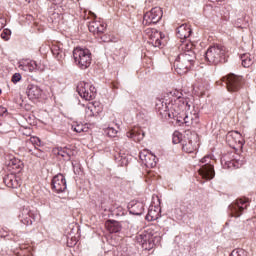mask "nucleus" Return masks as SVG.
<instances>
[{"label": "nucleus", "mask_w": 256, "mask_h": 256, "mask_svg": "<svg viewBox=\"0 0 256 256\" xmlns=\"http://www.w3.org/2000/svg\"><path fill=\"white\" fill-rule=\"evenodd\" d=\"M247 207H249V198H239L235 203L229 205V210L232 217H241Z\"/></svg>", "instance_id": "obj_9"}, {"label": "nucleus", "mask_w": 256, "mask_h": 256, "mask_svg": "<svg viewBox=\"0 0 256 256\" xmlns=\"http://www.w3.org/2000/svg\"><path fill=\"white\" fill-rule=\"evenodd\" d=\"M10 37H11V30L4 29L1 33V39H3L4 41H9Z\"/></svg>", "instance_id": "obj_43"}, {"label": "nucleus", "mask_w": 256, "mask_h": 256, "mask_svg": "<svg viewBox=\"0 0 256 256\" xmlns=\"http://www.w3.org/2000/svg\"><path fill=\"white\" fill-rule=\"evenodd\" d=\"M230 256H247V252L243 249H234Z\"/></svg>", "instance_id": "obj_42"}, {"label": "nucleus", "mask_w": 256, "mask_h": 256, "mask_svg": "<svg viewBox=\"0 0 256 256\" xmlns=\"http://www.w3.org/2000/svg\"><path fill=\"white\" fill-rule=\"evenodd\" d=\"M42 93H43V90H41L38 85H35V84L28 85L27 96H28V99H30L31 101H35V99H39Z\"/></svg>", "instance_id": "obj_20"}, {"label": "nucleus", "mask_w": 256, "mask_h": 256, "mask_svg": "<svg viewBox=\"0 0 256 256\" xmlns=\"http://www.w3.org/2000/svg\"><path fill=\"white\" fill-rule=\"evenodd\" d=\"M9 167L14 171H18V173L23 169V162L17 158L10 160Z\"/></svg>", "instance_id": "obj_32"}, {"label": "nucleus", "mask_w": 256, "mask_h": 256, "mask_svg": "<svg viewBox=\"0 0 256 256\" xmlns=\"http://www.w3.org/2000/svg\"><path fill=\"white\" fill-rule=\"evenodd\" d=\"M19 69L26 73H33V71H41V66L35 60H27L19 66Z\"/></svg>", "instance_id": "obj_18"}, {"label": "nucleus", "mask_w": 256, "mask_h": 256, "mask_svg": "<svg viewBox=\"0 0 256 256\" xmlns=\"http://www.w3.org/2000/svg\"><path fill=\"white\" fill-rule=\"evenodd\" d=\"M170 96L174 97V99H177L179 103H182L183 107L185 109H191V105H189V101L187 99L183 98V93L179 90H173L170 92Z\"/></svg>", "instance_id": "obj_26"}, {"label": "nucleus", "mask_w": 256, "mask_h": 256, "mask_svg": "<svg viewBox=\"0 0 256 256\" xmlns=\"http://www.w3.org/2000/svg\"><path fill=\"white\" fill-rule=\"evenodd\" d=\"M86 117H95V105L89 104L85 108Z\"/></svg>", "instance_id": "obj_36"}, {"label": "nucleus", "mask_w": 256, "mask_h": 256, "mask_svg": "<svg viewBox=\"0 0 256 256\" xmlns=\"http://www.w3.org/2000/svg\"><path fill=\"white\" fill-rule=\"evenodd\" d=\"M136 243H139L144 251H151L161 243V236L153 232V228H148L136 236Z\"/></svg>", "instance_id": "obj_1"}, {"label": "nucleus", "mask_w": 256, "mask_h": 256, "mask_svg": "<svg viewBox=\"0 0 256 256\" xmlns=\"http://www.w3.org/2000/svg\"><path fill=\"white\" fill-rule=\"evenodd\" d=\"M102 41H104V43H109L111 41V39H102Z\"/></svg>", "instance_id": "obj_51"}, {"label": "nucleus", "mask_w": 256, "mask_h": 256, "mask_svg": "<svg viewBox=\"0 0 256 256\" xmlns=\"http://www.w3.org/2000/svg\"><path fill=\"white\" fill-rule=\"evenodd\" d=\"M108 211L111 213L112 217H123V215H125V209L121 206L111 207Z\"/></svg>", "instance_id": "obj_31"}, {"label": "nucleus", "mask_w": 256, "mask_h": 256, "mask_svg": "<svg viewBox=\"0 0 256 256\" xmlns=\"http://www.w3.org/2000/svg\"><path fill=\"white\" fill-rule=\"evenodd\" d=\"M184 124L187 127H190V125H195V123L193 122V120L191 119V116L188 114V112L185 113V116L183 118Z\"/></svg>", "instance_id": "obj_41"}, {"label": "nucleus", "mask_w": 256, "mask_h": 256, "mask_svg": "<svg viewBox=\"0 0 256 256\" xmlns=\"http://www.w3.org/2000/svg\"><path fill=\"white\" fill-rule=\"evenodd\" d=\"M240 59L242 61V66H244L246 69L253 65V58H251V54L249 53L241 54Z\"/></svg>", "instance_id": "obj_30"}, {"label": "nucleus", "mask_w": 256, "mask_h": 256, "mask_svg": "<svg viewBox=\"0 0 256 256\" xmlns=\"http://www.w3.org/2000/svg\"><path fill=\"white\" fill-rule=\"evenodd\" d=\"M187 113L190 116V119H192V122H194V125H197V123H199V113H197V110Z\"/></svg>", "instance_id": "obj_39"}, {"label": "nucleus", "mask_w": 256, "mask_h": 256, "mask_svg": "<svg viewBox=\"0 0 256 256\" xmlns=\"http://www.w3.org/2000/svg\"><path fill=\"white\" fill-rule=\"evenodd\" d=\"M51 51H52L53 56L58 61H61V59H63L65 57V52H63V49H61V47H59V45H53L51 47Z\"/></svg>", "instance_id": "obj_29"}, {"label": "nucleus", "mask_w": 256, "mask_h": 256, "mask_svg": "<svg viewBox=\"0 0 256 256\" xmlns=\"http://www.w3.org/2000/svg\"><path fill=\"white\" fill-rule=\"evenodd\" d=\"M4 183L6 187H9L10 189H17L18 187H21V181L17 179V176L14 174H8L4 177Z\"/></svg>", "instance_id": "obj_21"}, {"label": "nucleus", "mask_w": 256, "mask_h": 256, "mask_svg": "<svg viewBox=\"0 0 256 256\" xmlns=\"http://www.w3.org/2000/svg\"><path fill=\"white\" fill-rule=\"evenodd\" d=\"M182 149L185 151V153H193V151L197 149V146H195L191 140H188V143L182 144Z\"/></svg>", "instance_id": "obj_34"}, {"label": "nucleus", "mask_w": 256, "mask_h": 256, "mask_svg": "<svg viewBox=\"0 0 256 256\" xmlns=\"http://www.w3.org/2000/svg\"><path fill=\"white\" fill-rule=\"evenodd\" d=\"M180 49L183 51V53H189V51H193V43H182Z\"/></svg>", "instance_id": "obj_37"}, {"label": "nucleus", "mask_w": 256, "mask_h": 256, "mask_svg": "<svg viewBox=\"0 0 256 256\" xmlns=\"http://www.w3.org/2000/svg\"><path fill=\"white\" fill-rule=\"evenodd\" d=\"M182 139H183V135L179 132H175L173 134L172 143H174V145H177L181 143Z\"/></svg>", "instance_id": "obj_40"}, {"label": "nucleus", "mask_w": 256, "mask_h": 256, "mask_svg": "<svg viewBox=\"0 0 256 256\" xmlns=\"http://www.w3.org/2000/svg\"><path fill=\"white\" fill-rule=\"evenodd\" d=\"M27 143H31L34 146V149L35 147H41V139L37 136L30 137Z\"/></svg>", "instance_id": "obj_38"}, {"label": "nucleus", "mask_w": 256, "mask_h": 256, "mask_svg": "<svg viewBox=\"0 0 256 256\" xmlns=\"http://www.w3.org/2000/svg\"><path fill=\"white\" fill-rule=\"evenodd\" d=\"M244 164H245V158L239 155L234 157V159L226 162L228 169H239L240 167H243Z\"/></svg>", "instance_id": "obj_25"}, {"label": "nucleus", "mask_w": 256, "mask_h": 256, "mask_svg": "<svg viewBox=\"0 0 256 256\" xmlns=\"http://www.w3.org/2000/svg\"><path fill=\"white\" fill-rule=\"evenodd\" d=\"M19 219L23 225L29 227V225H33V223H35V212L29 208H23L19 215Z\"/></svg>", "instance_id": "obj_13"}, {"label": "nucleus", "mask_w": 256, "mask_h": 256, "mask_svg": "<svg viewBox=\"0 0 256 256\" xmlns=\"http://www.w3.org/2000/svg\"><path fill=\"white\" fill-rule=\"evenodd\" d=\"M191 33H193V31L187 24H182L177 28L178 39H181V40L188 39V37H191Z\"/></svg>", "instance_id": "obj_22"}, {"label": "nucleus", "mask_w": 256, "mask_h": 256, "mask_svg": "<svg viewBox=\"0 0 256 256\" xmlns=\"http://www.w3.org/2000/svg\"><path fill=\"white\" fill-rule=\"evenodd\" d=\"M64 161H71V157L75 155V150L69 147L58 148L57 153Z\"/></svg>", "instance_id": "obj_27"}, {"label": "nucleus", "mask_w": 256, "mask_h": 256, "mask_svg": "<svg viewBox=\"0 0 256 256\" xmlns=\"http://www.w3.org/2000/svg\"><path fill=\"white\" fill-rule=\"evenodd\" d=\"M51 186L55 193H63L67 189V180L61 173L52 178Z\"/></svg>", "instance_id": "obj_12"}, {"label": "nucleus", "mask_w": 256, "mask_h": 256, "mask_svg": "<svg viewBox=\"0 0 256 256\" xmlns=\"http://www.w3.org/2000/svg\"><path fill=\"white\" fill-rule=\"evenodd\" d=\"M106 135H108V137H117V130L113 127H108L106 129Z\"/></svg>", "instance_id": "obj_44"}, {"label": "nucleus", "mask_w": 256, "mask_h": 256, "mask_svg": "<svg viewBox=\"0 0 256 256\" xmlns=\"http://www.w3.org/2000/svg\"><path fill=\"white\" fill-rule=\"evenodd\" d=\"M53 1L57 5V4L61 3V1H63V0H53Z\"/></svg>", "instance_id": "obj_50"}, {"label": "nucleus", "mask_w": 256, "mask_h": 256, "mask_svg": "<svg viewBox=\"0 0 256 256\" xmlns=\"http://www.w3.org/2000/svg\"><path fill=\"white\" fill-rule=\"evenodd\" d=\"M26 3H31V0H26Z\"/></svg>", "instance_id": "obj_52"}, {"label": "nucleus", "mask_w": 256, "mask_h": 256, "mask_svg": "<svg viewBox=\"0 0 256 256\" xmlns=\"http://www.w3.org/2000/svg\"><path fill=\"white\" fill-rule=\"evenodd\" d=\"M31 128H24L22 129V135H25L26 137H31Z\"/></svg>", "instance_id": "obj_47"}, {"label": "nucleus", "mask_w": 256, "mask_h": 256, "mask_svg": "<svg viewBox=\"0 0 256 256\" xmlns=\"http://www.w3.org/2000/svg\"><path fill=\"white\" fill-rule=\"evenodd\" d=\"M129 213L131 215H143L145 213V204L139 201H131L128 205Z\"/></svg>", "instance_id": "obj_17"}, {"label": "nucleus", "mask_w": 256, "mask_h": 256, "mask_svg": "<svg viewBox=\"0 0 256 256\" xmlns=\"http://www.w3.org/2000/svg\"><path fill=\"white\" fill-rule=\"evenodd\" d=\"M226 141L227 143H229L230 147H235V144L239 145V147H242V145H245V140L243 139V135H241V133L237 131L229 132L226 136Z\"/></svg>", "instance_id": "obj_14"}, {"label": "nucleus", "mask_w": 256, "mask_h": 256, "mask_svg": "<svg viewBox=\"0 0 256 256\" xmlns=\"http://www.w3.org/2000/svg\"><path fill=\"white\" fill-rule=\"evenodd\" d=\"M146 31L150 39L149 43H151L153 47H159L161 45V39L165 38V34L157 31V29H148Z\"/></svg>", "instance_id": "obj_16"}, {"label": "nucleus", "mask_w": 256, "mask_h": 256, "mask_svg": "<svg viewBox=\"0 0 256 256\" xmlns=\"http://www.w3.org/2000/svg\"><path fill=\"white\" fill-rule=\"evenodd\" d=\"M21 79H22L21 73H15L12 75L11 81L12 83H14V85H17V83H19Z\"/></svg>", "instance_id": "obj_45"}, {"label": "nucleus", "mask_w": 256, "mask_h": 256, "mask_svg": "<svg viewBox=\"0 0 256 256\" xmlns=\"http://www.w3.org/2000/svg\"><path fill=\"white\" fill-rule=\"evenodd\" d=\"M207 89H209V86H193V91L197 97H203Z\"/></svg>", "instance_id": "obj_35"}, {"label": "nucleus", "mask_w": 256, "mask_h": 256, "mask_svg": "<svg viewBox=\"0 0 256 256\" xmlns=\"http://www.w3.org/2000/svg\"><path fill=\"white\" fill-rule=\"evenodd\" d=\"M139 157L146 167L150 169L157 167V156H155L153 153L146 151L140 152Z\"/></svg>", "instance_id": "obj_15"}, {"label": "nucleus", "mask_w": 256, "mask_h": 256, "mask_svg": "<svg viewBox=\"0 0 256 256\" xmlns=\"http://www.w3.org/2000/svg\"><path fill=\"white\" fill-rule=\"evenodd\" d=\"M72 128L74 129V131L76 133H83V131H85L82 124H78L76 126H72Z\"/></svg>", "instance_id": "obj_46"}, {"label": "nucleus", "mask_w": 256, "mask_h": 256, "mask_svg": "<svg viewBox=\"0 0 256 256\" xmlns=\"http://www.w3.org/2000/svg\"><path fill=\"white\" fill-rule=\"evenodd\" d=\"M5 25H7V19L0 17V31L1 29H4Z\"/></svg>", "instance_id": "obj_48"}, {"label": "nucleus", "mask_w": 256, "mask_h": 256, "mask_svg": "<svg viewBox=\"0 0 256 256\" xmlns=\"http://www.w3.org/2000/svg\"><path fill=\"white\" fill-rule=\"evenodd\" d=\"M7 113V108L4 106H0V117H3Z\"/></svg>", "instance_id": "obj_49"}, {"label": "nucleus", "mask_w": 256, "mask_h": 256, "mask_svg": "<svg viewBox=\"0 0 256 256\" xmlns=\"http://www.w3.org/2000/svg\"><path fill=\"white\" fill-rule=\"evenodd\" d=\"M1 125H3V123L0 122V127H1Z\"/></svg>", "instance_id": "obj_54"}, {"label": "nucleus", "mask_w": 256, "mask_h": 256, "mask_svg": "<svg viewBox=\"0 0 256 256\" xmlns=\"http://www.w3.org/2000/svg\"><path fill=\"white\" fill-rule=\"evenodd\" d=\"M163 18V10L161 7H154L147 11L143 17V25H157Z\"/></svg>", "instance_id": "obj_8"}, {"label": "nucleus", "mask_w": 256, "mask_h": 256, "mask_svg": "<svg viewBox=\"0 0 256 256\" xmlns=\"http://www.w3.org/2000/svg\"><path fill=\"white\" fill-rule=\"evenodd\" d=\"M105 227L109 233H119L121 231V223L115 220H107L105 222Z\"/></svg>", "instance_id": "obj_28"}, {"label": "nucleus", "mask_w": 256, "mask_h": 256, "mask_svg": "<svg viewBox=\"0 0 256 256\" xmlns=\"http://www.w3.org/2000/svg\"><path fill=\"white\" fill-rule=\"evenodd\" d=\"M175 107H177V103H167L163 98L156 99V111H159L163 117H169V113H172Z\"/></svg>", "instance_id": "obj_11"}, {"label": "nucleus", "mask_w": 256, "mask_h": 256, "mask_svg": "<svg viewBox=\"0 0 256 256\" xmlns=\"http://www.w3.org/2000/svg\"><path fill=\"white\" fill-rule=\"evenodd\" d=\"M185 117V112H181L179 109V106L174 107L172 112L168 113V118L169 119H175L177 123H185V120H183Z\"/></svg>", "instance_id": "obj_23"}, {"label": "nucleus", "mask_w": 256, "mask_h": 256, "mask_svg": "<svg viewBox=\"0 0 256 256\" xmlns=\"http://www.w3.org/2000/svg\"><path fill=\"white\" fill-rule=\"evenodd\" d=\"M210 161V156H205L201 159V163H205V165L199 169V174L203 179L211 180L215 177V170L213 169V165H211Z\"/></svg>", "instance_id": "obj_10"}, {"label": "nucleus", "mask_w": 256, "mask_h": 256, "mask_svg": "<svg viewBox=\"0 0 256 256\" xmlns=\"http://www.w3.org/2000/svg\"><path fill=\"white\" fill-rule=\"evenodd\" d=\"M26 151L34 157H38L39 159H43V157H45V152L37 147H35L34 149L26 148Z\"/></svg>", "instance_id": "obj_33"}, {"label": "nucleus", "mask_w": 256, "mask_h": 256, "mask_svg": "<svg viewBox=\"0 0 256 256\" xmlns=\"http://www.w3.org/2000/svg\"><path fill=\"white\" fill-rule=\"evenodd\" d=\"M161 217V208L150 206L146 215V221H157Z\"/></svg>", "instance_id": "obj_24"}, {"label": "nucleus", "mask_w": 256, "mask_h": 256, "mask_svg": "<svg viewBox=\"0 0 256 256\" xmlns=\"http://www.w3.org/2000/svg\"><path fill=\"white\" fill-rule=\"evenodd\" d=\"M74 62L79 67V69L85 70L91 67V61L93 58L91 57V51L89 49L76 47L73 50Z\"/></svg>", "instance_id": "obj_4"}, {"label": "nucleus", "mask_w": 256, "mask_h": 256, "mask_svg": "<svg viewBox=\"0 0 256 256\" xmlns=\"http://www.w3.org/2000/svg\"><path fill=\"white\" fill-rule=\"evenodd\" d=\"M77 92L85 99V101H91L95 99V95H97V89L89 82H79L77 85Z\"/></svg>", "instance_id": "obj_7"}, {"label": "nucleus", "mask_w": 256, "mask_h": 256, "mask_svg": "<svg viewBox=\"0 0 256 256\" xmlns=\"http://www.w3.org/2000/svg\"><path fill=\"white\" fill-rule=\"evenodd\" d=\"M216 83L217 85H223L224 83L230 93H235L239 91V89H241V85H243V76L228 74Z\"/></svg>", "instance_id": "obj_5"}, {"label": "nucleus", "mask_w": 256, "mask_h": 256, "mask_svg": "<svg viewBox=\"0 0 256 256\" xmlns=\"http://www.w3.org/2000/svg\"><path fill=\"white\" fill-rule=\"evenodd\" d=\"M2 91H1V88H0V95H1Z\"/></svg>", "instance_id": "obj_53"}, {"label": "nucleus", "mask_w": 256, "mask_h": 256, "mask_svg": "<svg viewBox=\"0 0 256 256\" xmlns=\"http://www.w3.org/2000/svg\"><path fill=\"white\" fill-rule=\"evenodd\" d=\"M126 137H128V139H133L135 143H140V141L145 139V131L141 128H134L126 133Z\"/></svg>", "instance_id": "obj_19"}, {"label": "nucleus", "mask_w": 256, "mask_h": 256, "mask_svg": "<svg viewBox=\"0 0 256 256\" xmlns=\"http://www.w3.org/2000/svg\"><path fill=\"white\" fill-rule=\"evenodd\" d=\"M226 53L227 49L225 46H210L205 52V59L210 65H219V63H225V61H227L225 58Z\"/></svg>", "instance_id": "obj_3"}, {"label": "nucleus", "mask_w": 256, "mask_h": 256, "mask_svg": "<svg viewBox=\"0 0 256 256\" xmlns=\"http://www.w3.org/2000/svg\"><path fill=\"white\" fill-rule=\"evenodd\" d=\"M104 211H107V208H105Z\"/></svg>", "instance_id": "obj_55"}, {"label": "nucleus", "mask_w": 256, "mask_h": 256, "mask_svg": "<svg viewBox=\"0 0 256 256\" xmlns=\"http://www.w3.org/2000/svg\"><path fill=\"white\" fill-rule=\"evenodd\" d=\"M85 19H90L91 21L88 22V29L90 33L94 35H102L105 33V29H107V24L97 21V15L95 13L89 11L88 14L85 15Z\"/></svg>", "instance_id": "obj_6"}, {"label": "nucleus", "mask_w": 256, "mask_h": 256, "mask_svg": "<svg viewBox=\"0 0 256 256\" xmlns=\"http://www.w3.org/2000/svg\"><path fill=\"white\" fill-rule=\"evenodd\" d=\"M195 51L183 52L178 55L174 61L175 71L178 75H185L189 72L191 66L195 63Z\"/></svg>", "instance_id": "obj_2"}]
</instances>
